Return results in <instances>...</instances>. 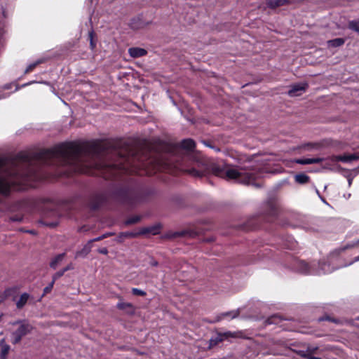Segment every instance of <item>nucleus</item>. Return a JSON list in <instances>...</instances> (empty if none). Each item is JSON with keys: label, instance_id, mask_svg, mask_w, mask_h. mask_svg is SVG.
<instances>
[{"label": "nucleus", "instance_id": "30", "mask_svg": "<svg viewBox=\"0 0 359 359\" xmlns=\"http://www.w3.org/2000/svg\"><path fill=\"white\" fill-rule=\"evenodd\" d=\"M90 250V246L89 245H88L85 246V248H83L82 252H81L80 253H82L83 252L84 254L86 255L87 253H88V252Z\"/></svg>", "mask_w": 359, "mask_h": 359}, {"label": "nucleus", "instance_id": "2", "mask_svg": "<svg viewBox=\"0 0 359 359\" xmlns=\"http://www.w3.org/2000/svg\"><path fill=\"white\" fill-rule=\"evenodd\" d=\"M25 180V153L12 161L0 160V192L6 194L11 187Z\"/></svg>", "mask_w": 359, "mask_h": 359}, {"label": "nucleus", "instance_id": "18", "mask_svg": "<svg viewBox=\"0 0 359 359\" xmlns=\"http://www.w3.org/2000/svg\"><path fill=\"white\" fill-rule=\"evenodd\" d=\"M288 0H267V4L271 8H275L283 5Z\"/></svg>", "mask_w": 359, "mask_h": 359}, {"label": "nucleus", "instance_id": "1", "mask_svg": "<svg viewBox=\"0 0 359 359\" xmlns=\"http://www.w3.org/2000/svg\"><path fill=\"white\" fill-rule=\"evenodd\" d=\"M100 149L96 144L62 143L50 149L40 151L36 158L47 163L55 159L64 165H69L74 172L94 174L95 170L102 172L105 178L115 175V170H126L122 163H106L99 157Z\"/></svg>", "mask_w": 359, "mask_h": 359}, {"label": "nucleus", "instance_id": "22", "mask_svg": "<svg viewBox=\"0 0 359 359\" xmlns=\"http://www.w3.org/2000/svg\"><path fill=\"white\" fill-rule=\"evenodd\" d=\"M348 28L359 34V19L350 21L348 23Z\"/></svg>", "mask_w": 359, "mask_h": 359}, {"label": "nucleus", "instance_id": "9", "mask_svg": "<svg viewBox=\"0 0 359 359\" xmlns=\"http://www.w3.org/2000/svg\"><path fill=\"white\" fill-rule=\"evenodd\" d=\"M324 159L322 158H299L296 159L294 161L295 163L302 165L306 164H313V163H319L322 162Z\"/></svg>", "mask_w": 359, "mask_h": 359}, {"label": "nucleus", "instance_id": "5", "mask_svg": "<svg viewBox=\"0 0 359 359\" xmlns=\"http://www.w3.org/2000/svg\"><path fill=\"white\" fill-rule=\"evenodd\" d=\"M308 85L305 83L294 84L291 86V89L288 91L290 97H297L302 95L306 90Z\"/></svg>", "mask_w": 359, "mask_h": 359}, {"label": "nucleus", "instance_id": "20", "mask_svg": "<svg viewBox=\"0 0 359 359\" xmlns=\"http://www.w3.org/2000/svg\"><path fill=\"white\" fill-rule=\"evenodd\" d=\"M294 178L295 181L299 184L306 183L309 180V177L305 174L296 175Z\"/></svg>", "mask_w": 359, "mask_h": 359}, {"label": "nucleus", "instance_id": "14", "mask_svg": "<svg viewBox=\"0 0 359 359\" xmlns=\"http://www.w3.org/2000/svg\"><path fill=\"white\" fill-rule=\"evenodd\" d=\"M29 294L27 293H23L20 295L18 300L16 302V306L18 309L22 308L29 299Z\"/></svg>", "mask_w": 359, "mask_h": 359}, {"label": "nucleus", "instance_id": "19", "mask_svg": "<svg viewBox=\"0 0 359 359\" xmlns=\"http://www.w3.org/2000/svg\"><path fill=\"white\" fill-rule=\"evenodd\" d=\"M299 265H300V271L301 272L304 273H315L314 272H313L309 266V265L304 262H300L299 263Z\"/></svg>", "mask_w": 359, "mask_h": 359}, {"label": "nucleus", "instance_id": "13", "mask_svg": "<svg viewBox=\"0 0 359 359\" xmlns=\"http://www.w3.org/2000/svg\"><path fill=\"white\" fill-rule=\"evenodd\" d=\"M181 147L187 151H191L195 147V143L192 140L187 139L181 142Z\"/></svg>", "mask_w": 359, "mask_h": 359}, {"label": "nucleus", "instance_id": "39", "mask_svg": "<svg viewBox=\"0 0 359 359\" xmlns=\"http://www.w3.org/2000/svg\"><path fill=\"white\" fill-rule=\"evenodd\" d=\"M358 320H359V316L358 317Z\"/></svg>", "mask_w": 359, "mask_h": 359}, {"label": "nucleus", "instance_id": "31", "mask_svg": "<svg viewBox=\"0 0 359 359\" xmlns=\"http://www.w3.org/2000/svg\"><path fill=\"white\" fill-rule=\"evenodd\" d=\"M7 297V294L6 292H3L0 294V303L3 302Z\"/></svg>", "mask_w": 359, "mask_h": 359}, {"label": "nucleus", "instance_id": "3", "mask_svg": "<svg viewBox=\"0 0 359 359\" xmlns=\"http://www.w3.org/2000/svg\"><path fill=\"white\" fill-rule=\"evenodd\" d=\"M222 175L228 180L244 184H255V180L261 177L258 168L253 165L226 166Z\"/></svg>", "mask_w": 359, "mask_h": 359}, {"label": "nucleus", "instance_id": "27", "mask_svg": "<svg viewBox=\"0 0 359 359\" xmlns=\"http://www.w3.org/2000/svg\"><path fill=\"white\" fill-rule=\"evenodd\" d=\"M54 283L55 282H53V280H52V282L49 284V285L44 288V293H48L52 290Z\"/></svg>", "mask_w": 359, "mask_h": 359}, {"label": "nucleus", "instance_id": "26", "mask_svg": "<svg viewBox=\"0 0 359 359\" xmlns=\"http://www.w3.org/2000/svg\"><path fill=\"white\" fill-rule=\"evenodd\" d=\"M132 292L133 294L135 295H139V296H144L146 294L145 292L142 290H140V289H137V288H133L132 289Z\"/></svg>", "mask_w": 359, "mask_h": 359}, {"label": "nucleus", "instance_id": "7", "mask_svg": "<svg viewBox=\"0 0 359 359\" xmlns=\"http://www.w3.org/2000/svg\"><path fill=\"white\" fill-rule=\"evenodd\" d=\"M359 155L358 154H349V155H344V156H337L332 158V161H342L346 163H349L353 161L358 160Z\"/></svg>", "mask_w": 359, "mask_h": 359}, {"label": "nucleus", "instance_id": "33", "mask_svg": "<svg viewBox=\"0 0 359 359\" xmlns=\"http://www.w3.org/2000/svg\"><path fill=\"white\" fill-rule=\"evenodd\" d=\"M99 252L102 254L107 255L108 252V250L107 248H102L99 250Z\"/></svg>", "mask_w": 359, "mask_h": 359}, {"label": "nucleus", "instance_id": "34", "mask_svg": "<svg viewBox=\"0 0 359 359\" xmlns=\"http://www.w3.org/2000/svg\"><path fill=\"white\" fill-rule=\"evenodd\" d=\"M100 239H101V237H98V238L93 239V241H90V243H91L93 241H100Z\"/></svg>", "mask_w": 359, "mask_h": 359}, {"label": "nucleus", "instance_id": "16", "mask_svg": "<svg viewBox=\"0 0 359 359\" xmlns=\"http://www.w3.org/2000/svg\"><path fill=\"white\" fill-rule=\"evenodd\" d=\"M64 257H65V254L62 253V254H60L58 255H57L53 260L52 262H50V267L53 268V269H55L57 265L62 262V260L64 259Z\"/></svg>", "mask_w": 359, "mask_h": 359}, {"label": "nucleus", "instance_id": "25", "mask_svg": "<svg viewBox=\"0 0 359 359\" xmlns=\"http://www.w3.org/2000/svg\"><path fill=\"white\" fill-rule=\"evenodd\" d=\"M41 62H42L41 60H38L36 62L29 65L27 66V69H25V73H29V72H32L36 67V65H38L39 64H40Z\"/></svg>", "mask_w": 359, "mask_h": 359}, {"label": "nucleus", "instance_id": "23", "mask_svg": "<svg viewBox=\"0 0 359 359\" xmlns=\"http://www.w3.org/2000/svg\"><path fill=\"white\" fill-rule=\"evenodd\" d=\"M71 269V266H67V267H65V269H63L61 271H57V273H55L54 274V276H53V282H55L57 278H59L60 277L62 276L63 274L65 273V272H66L67 271H68L69 269Z\"/></svg>", "mask_w": 359, "mask_h": 359}, {"label": "nucleus", "instance_id": "8", "mask_svg": "<svg viewBox=\"0 0 359 359\" xmlns=\"http://www.w3.org/2000/svg\"><path fill=\"white\" fill-rule=\"evenodd\" d=\"M317 347H308L306 350H301L298 352V354L307 359H320L319 358H316L313 355L317 351Z\"/></svg>", "mask_w": 359, "mask_h": 359}, {"label": "nucleus", "instance_id": "29", "mask_svg": "<svg viewBox=\"0 0 359 359\" xmlns=\"http://www.w3.org/2000/svg\"><path fill=\"white\" fill-rule=\"evenodd\" d=\"M190 174L194 175V176H200L201 174L198 171L196 170L195 169H192L189 171Z\"/></svg>", "mask_w": 359, "mask_h": 359}, {"label": "nucleus", "instance_id": "10", "mask_svg": "<svg viewBox=\"0 0 359 359\" xmlns=\"http://www.w3.org/2000/svg\"><path fill=\"white\" fill-rule=\"evenodd\" d=\"M128 53L132 57L136 58L145 55L147 50L142 48H130L128 49Z\"/></svg>", "mask_w": 359, "mask_h": 359}, {"label": "nucleus", "instance_id": "32", "mask_svg": "<svg viewBox=\"0 0 359 359\" xmlns=\"http://www.w3.org/2000/svg\"><path fill=\"white\" fill-rule=\"evenodd\" d=\"M277 316H273L271 318L269 319V323H276Z\"/></svg>", "mask_w": 359, "mask_h": 359}, {"label": "nucleus", "instance_id": "21", "mask_svg": "<svg viewBox=\"0 0 359 359\" xmlns=\"http://www.w3.org/2000/svg\"><path fill=\"white\" fill-rule=\"evenodd\" d=\"M329 46L332 47L341 46L344 43V40L341 38H337L328 41Z\"/></svg>", "mask_w": 359, "mask_h": 359}, {"label": "nucleus", "instance_id": "24", "mask_svg": "<svg viewBox=\"0 0 359 359\" xmlns=\"http://www.w3.org/2000/svg\"><path fill=\"white\" fill-rule=\"evenodd\" d=\"M238 316V311H233L229 312H226L222 314V318H229L231 319L235 318Z\"/></svg>", "mask_w": 359, "mask_h": 359}, {"label": "nucleus", "instance_id": "11", "mask_svg": "<svg viewBox=\"0 0 359 359\" xmlns=\"http://www.w3.org/2000/svg\"><path fill=\"white\" fill-rule=\"evenodd\" d=\"M0 346H1V355H0V359H6V355L8 353V351L10 350V346L8 345L5 339H3L0 341Z\"/></svg>", "mask_w": 359, "mask_h": 359}, {"label": "nucleus", "instance_id": "17", "mask_svg": "<svg viewBox=\"0 0 359 359\" xmlns=\"http://www.w3.org/2000/svg\"><path fill=\"white\" fill-rule=\"evenodd\" d=\"M332 271V269L330 267L329 264L326 263L320 264V269L316 273L317 274H323L330 273Z\"/></svg>", "mask_w": 359, "mask_h": 359}, {"label": "nucleus", "instance_id": "37", "mask_svg": "<svg viewBox=\"0 0 359 359\" xmlns=\"http://www.w3.org/2000/svg\"><path fill=\"white\" fill-rule=\"evenodd\" d=\"M355 261H359V257H355Z\"/></svg>", "mask_w": 359, "mask_h": 359}, {"label": "nucleus", "instance_id": "15", "mask_svg": "<svg viewBox=\"0 0 359 359\" xmlns=\"http://www.w3.org/2000/svg\"><path fill=\"white\" fill-rule=\"evenodd\" d=\"M117 308L120 310L127 311L128 312L133 311V304L128 302H120L117 304Z\"/></svg>", "mask_w": 359, "mask_h": 359}, {"label": "nucleus", "instance_id": "6", "mask_svg": "<svg viewBox=\"0 0 359 359\" xmlns=\"http://www.w3.org/2000/svg\"><path fill=\"white\" fill-rule=\"evenodd\" d=\"M151 163H152V164H153L154 170V171L148 170L147 173L149 175L152 174L156 170H166L168 168V163L163 159L154 160V161H151Z\"/></svg>", "mask_w": 359, "mask_h": 359}, {"label": "nucleus", "instance_id": "35", "mask_svg": "<svg viewBox=\"0 0 359 359\" xmlns=\"http://www.w3.org/2000/svg\"><path fill=\"white\" fill-rule=\"evenodd\" d=\"M352 180H352V178H349V179L348 180V185H349V186H351V185Z\"/></svg>", "mask_w": 359, "mask_h": 359}, {"label": "nucleus", "instance_id": "36", "mask_svg": "<svg viewBox=\"0 0 359 359\" xmlns=\"http://www.w3.org/2000/svg\"><path fill=\"white\" fill-rule=\"evenodd\" d=\"M151 264L154 265V266H156V265H157V262H153L151 263Z\"/></svg>", "mask_w": 359, "mask_h": 359}, {"label": "nucleus", "instance_id": "28", "mask_svg": "<svg viewBox=\"0 0 359 359\" xmlns=\"http://www.w3.org/2000/svg\"><path fill=\"white\" fill-rule=\"evenodd\" d=\"M89 38L90 40V47L92 49H93L94 47L95 46V44L94 43V42L93 41V33L92 32L89 34Z\"/></svg>", "mask_w": 359, "mask_h": 359}, {"label": "nucleus", "instance_id": "38", "mask_svg": "<svg viewBox=\"0 0 359 359\" xmlns=\"http://www.w3.org/2000/svg\"><path fill=\"white\" fill-rule=\"evenodd\" d=\"M4 96H3V95H1L0 94V99H2V98H4Z\"/></svg>", "mask_w": 359, "mask_h": 359}, {"label": "nucleus", "instance_id": "12", "mask_svg": "<svg viewBox=\"0 0 359 359\" xmlns=\"http://www.w3.org/2000/svg\"><path fill=\"white\" fill-rule=\"evenodd\" d=\"M229 335L230 333L229 332L224 333L223 334H218L217 337H215V338H212L210 340V346H213L217 345L218 343L222 341L224 339V338H226Z\"/></svg>", "mask_w": 359, "mask_h": 359}, {"label": "nucleus", "instance_id": "4", "mask_svg": "<svg viewBox=\"0 0 359 359\" xmlns=\"http://www.w3.org/2000/svg\"><path fill=\"white\" fill-rule=\"evenodd\" d=\"M11 325L14 327L11 332V342L15 344L19 343L22 338L30 333L33 329L32 325L25 320L16 321Z\"/></svg>", "mask_w": 359, "mask_h": 359}]
</instances>
